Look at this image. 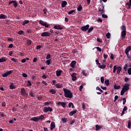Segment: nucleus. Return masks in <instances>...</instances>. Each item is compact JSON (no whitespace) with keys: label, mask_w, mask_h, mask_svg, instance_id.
<instances>
[{"label":"nucleus","mask_w":131,"mask_h":131,"mask_svg":"<svg viewBox=\"0 0 131 131\" xmlns=\"http://www.w3.org/2000/svg\"><path fill=\"white\" fill-rule=\"evenodd\" d=\"M100 128H101V127L99 126L98 125H96V130H100Z\"/></svg>","instance_id":"45"},{"label":"nucleus","mask_w":131,"mask_h":131,"mask_svg":"<svg viewBox=\"0 0 131 131\" xmlns=\"http://www.w3.org/2000/svg\"><path fill=\"white\" fill-rule=\"evenodd\" d=\"M118 99V96L116 95L115 96L114 102H116V100Z\"/></svg>","instance_id":"55"},{"label":"nucleus","mask_w":131,"mask_h":131,"mask_svg":"<svg viewBox=\"0 0 131 131\" xmlns=\"http://www.w3.org/2000/svg\"><path fill=\"white\" fill-rule=\"evenodd\" d=\"M31 43H32V41L31 40L28 39L27 40V45H28V46H30Z\"/></svg>","instance_id":"30"},{"label":"nucleus","mask_w":131,"mask_h":131,"mask_svg":"<svg viewBox=\"0 0 131 131\" xmlns=\"http://www.w3.org/2000/svg\"><path fill=\"white\" fill-rule=\"evenodd\" d=\"M116 70H117V67L116 66H114L113 73H115Z\"/></svg>","instance_id":"48"},{"label":"nucleus","mask_w":131,"mask_h":131,"mask_svg":"<svg viewBox=\"0 0 131 131\" xmlns=\"http://www.w3.org/2000/svg\"><path fill=\"white\" fill-rule=\"evenodd\" d=\"M127 127H128V128H131V121H130V120L128 121Z\"/></svg>","instance_id":"33"},{"label":"nucleus","mask_w":131,"mask_h":131,"mask_svg":"<svg viewBox=\"0 0 131 131\" xmlns=\"http://www.w3.org/2000/svg\"><path fill=\"white\" fill-rule=\"evenodd\" d=\"M103 57L104 59H107V58H108V55L106 54H103Z\"/></svg>","instance_id":"59"},{"label":"nucleus","mask_w":131,"mask_h":131,"mask_svg":"<svg viewBox=\"0 0 131 131\" xmlns=\"http://www.w3.org/2000/svg\"><path fill=\"white\" fill-rule=\"evenodd\" d=\"M96 90L99 91L100 93H103V90H102V89H101L100 88L99 86L96 87Z\"/></svg>","instance_id":"42"},{"label":"nucleus","mask_w":131,"mask_h":131,"mask_svg":"<svg viewBox=\"0 0 131 131\" xmlns=\"http://www.w3.org/2000/svg\"><path fill=\"white\" fill-rule=\"evenodd\" d=\"M49 93H51L52 95H56V93H57V91L55 89H51Z\"/></svg>","instance_id":"19"},{"label":"nucleus","mask_w":131,"mask_h":131,"mask_svg":"<svg viewBox=\"0 0 131 131\" xmlns=\"http://www.w3.org/2000/svg\"><path fill=\"white\" fill-rule=\"evenodd\" d=\"M12 73H13V70L9 71L4 74H3L2 77H7V76H9V75H10Z\"/></svg>","instance_id":"6"},{"label":"nucleus","mask_w":131,"mask_h":131,"mask_svg":"<svg viewBox=\"0 0 131 131\" xmlns=\"http://www.w3.org/2000/svg\"><path fill=\"white\" fill-rule=\"evenodd\" d=\"M115 90H120V89L121 88V86L120 85H115L114 86Z\"/></svg>","instance_id":"29"},{"label":"nucleus","mask_w":131,"mask_h":131,"mask_svg":"<svg viewBox=\"0 0 131 131\" xmlns=\"http://www.w3.org/2000/svg\"><path fill=\"white\" fill-rule=\"evenodd\" d=\"M77 112V110H75L69 113L70 116H72V115H74V114H76V113Z\"/></svg>","instance_id":"18"},{"label":"nucleus","mask_w":131,"mask_h":131,"mask_svg":"<svg viewBox=\"0 0 131 131\" xmlns=\"http://www.w3.org/2000/svg\"><path fill=\"white\" fill-rule=\"evenodd\" d=\"M7 61L6 57H2L0 58V63H3L4 62H6Z\"/></svg>","instance_id":"21"},{"label":"nucleus","mask_w":131,"mask_h":131,"mask_svg":"<svg viewBox=\"0 0 131 131\" xmlns=\"http://www.w3.org/2000/svg\"><path fill=\"white\" fill-rule=\"evenodd\" d=\"M9 88H10V90H15V86H14V85H13V83H11V84L9 86Z\"/></svg>","instance_id":"31"},{"label":"nucleus","mask_w":131,"mask_h":131,"mask_svg":"<svg viewBox=\"0 0 131 131\" xmlns=\"http://www.w3.org/2000/svg\"><path fill=\"white\" fill-rule=\"evenodd\" d=\"M121 29L122 30L121 36L122 37V40H123L125 39V36H126V27L123 25L121 27Z\"/></svg>","instance_id":"3"},{"label":"nucleus","mask_w":131,"mask_h":131,"mask_svg":"<svg viewBox=\"0 0 131 131\" xmlns=\"http://www.w3.org/2000/svg\"><path fill=\"white\" fill-rule=\"evenodd\" d=\"M123 105H125V103H126V98L125 97L123 98Z\"/></svg>","instance_id":"44"},{"label":"nucleus","mask_w":131,"mask_h":131,"mask_svg":"<svg viewBox=\"0 0 131 131\" xmlns=\"http://www.w3.org/2000/svg\"><path fill=\"white\" fill-rule=\"evenodd\" d=\"M111 35V34H110V33H107L106 35V38H110Z\"/></svg>","instance_id":"49"},{"label":"nucleus","mask_w":131,"mask_h":131,"mask_svg":"<svg viewBox=\"0 0 131 131\" xmlns=\"http://www.w3.org/2000/svg\"><path fill=\"white\" fill-rule=\"evenodd\" d=\"M29 95H30L31 97H35V96L34 95V93H33V92H32V91H31L29 93Z\"/></svg>","instance_id":"47"},{"label":"nucleus","mask_w":131,"mask_h":131,"mask_svg":"<svg viewBox=\"0 0 131 131\" xmlns=\"http://www.w3.org/2000/svg\"><path fill=\"white\" fill-rule=\"evenodd\" d=\"M54 29H57L58 30H62V29H63V27H61L60 25H55L54 26Z\"/></svg>","instance_id":"15"},{"label":"nucleus","mask_w":131,"mask_h":131,"mask_svg":"<svg viewBox=\"0 0 131 131\" xmlns=\"http://www.w3.org/2000/svg\"><path fill=\"white\" fill-rule=\"evenodd\" d=\"M82 89H83V85H81L80 86V88H79V91L80 92H81V91H82Z\"/></svg>","instance_id":"57"},{"label":"nucleus","mask_w":131,"mask_h":131,"mask_svg":"<svg viewBox=\"0 0 131 131\" xmlns=\"http://www.w3.org/2000/svg\"><path fill=\"white\" fill-rule=\"evenodd\" d=\"M61 73H62V71L61 70L56 71V76H61Z\"/></svg>","instance_id":"22"},{"label":"nucleus","mask_w":131,"mask_h":131,"mask_svg":"<svg viewBox=\"0 0 131 131\" xmlns=\"http://www.w3.org/2000/svg\"><path fill=\"white\" fill-rule=\"evenodd\" d=\"M51 58V54H49L46 56L47 60H49Z\"/></svg>","instance_id":"51"},{"label":"nucleus","mask_w":131,"mask_h":131,"mask_svg":"<svg viewBox=\"0 0 131 131\" xmlns=\"http://www.w3.org/2000/svg\"><path fill=\"white\" fill-rule=\"evenodd\" d=\"M128 73L129 74V75H131V68H128Z\"/></svg>","instance_id":"54"},{"label":"nucleus","mask_w":131,"mask_h":131,"mask_svg":"<svg viewBox=\"0 0 131 131\" xmlns=\"http://www.w3.org/2000/svg\"><path fill=\"white\" fill-rule=\"evenodd\" d=\"M57 105H61L63 108H66V103L64 102L59 101L57 102Z\"/></svg>","instance_id":"10"},{"label":"nucleus","mask_w":131,"mask_h":131,"mask_svg":"<svg viewBox=\"0 0 131 131\" xmlns=\"http://www.w3.org/2000/svg\"><path fill=\"white\" fill-rule=\"evenodd\" d=\"M29 23V20H25L23 22L22 25H25L26 24H28Z\"/></svg>","instance_id":"32"},{"label":"nucleus","mask_w":131,"mask_h":131,"mask_svg":"<svg viewBox=\"0 0 131 131\" xmlns=\"http://www.w3.org/2000/svg\"><path fill=\"white\" fill-rule=\"evenodd\" d=\"M17 33L19 35H23V34H24V31H18V32H17Z\"/></svg>","instance_id":"40"},{"label":"nucleus","mask_w":131,"mask_h":131,"mask_svg":"<svg viewBox=\"0 0 131 131\" xmlns=\"http://www.w3.org/2000/svg\"><path fill=\"white\" fill-rule=\"evenodd\" d=\"M75 10H71L70 11H69L68 12V14L69 15H72V14H73V13H75Z\"/></svg>","instance_id":"41"},{"label":"nucleus","mask_w":131,"mask_h":131,"mask_svg":"<svg viewBox=\"0 0 131 131\" xmlns=\"http://www.w3.org/2000/svg\"><path fill=\"white\" fill-rule=\"evenodd\" d=\"M8 41H13V38H8Z\"/></svg>","instance_id":"64"},{"label":"nucleus","mask_w":131,"mask_h":131,"mask_svg":"<svg viewBox=\"0 0 131 131\" xmlns=\"http://www.w3.org/2000/svg\"><path fill=\"white\" fill-rule=\"evenodd\" d=\"M76 65V61L75 60H73L71 63V67H72V68H74V67Z\"/></svg>","instance_id":"16"},{"label":"nucleus","mask_w":131,"mask_h":131,"mask_svg":"<svg viewBox=\"0 0 131 131\" xmlns=\"http://www.w3.org/2000/svg\"><path fill=\"white\" fill-rule=\"evenodd\" d=\"M47 64L48 65H51V63H52V59H48L46 61Z\"/></svg>","instance_id":"36"},{"label":"nucleus","mask_w":131,"mask_h":131,"mask_svg":"<svg viewBox=\"0 0 131 131\" xmlns=\"http://www.w3.org/2000/svg\"><path fill=\"white\" fill-rule=\"evenodd\" d=\"M127 64H125L123 67V69L125 71H127V68H128Z\"/></svg>","instance_id":"34"},{"label":"nucleus","mask_w":131,"mask_h":131,"mask_svg":"<svg viewBox=\"0 0 131 131\" xmlns=\"http://www.w3.org/2000/svg\"><path fill=\"white\" fill-rule=\"evenodd\" d=\"M38 22V23H39V24H40V25H41L42 26H44L46 28H49V26H50L48 23L45 22L43 20H40Z\"/></svg>","instance_id":"4"},{"label":"nucleus","mask_w":131,"mask_h":131,"mask_svg":"<svg viewBox=\"0 0 131 131\" xmlns=\"http://www.w3.org/2000/svg\"><path fill=\"white\" fill-rule=\"evenodd\" d=\"M100 80L102 83H104V77H101L100 78Z\"/></svg>","instance_id":"58"},{"label":"nucleus","mask_w":131,"mask_h":131,"mask_svg":"<svg viewBox=\"0 0 131 131\" xmlns=\"http://www.w3.org/2000/svg\"><path fill=\"white\" fill-rule=\"evenodd\" d=\"M129 51H131V46H130L127 47L126 48V49L124 50L125 54H126V55H127V54H128V53H129Z\"/></svg>","instance_id":"9"},{"label":"nucleus","mask_w":131,"mask_h":131,"mask_svg":"<svg viewBox=\"0 0 131 131\" xmlns=\"http://www.w3.org/2000/svg\"><path fill=\"white\" fill-rule=\"evenodd\" d=\"M100 88L102 89V90H103V91H106L107 90V88L103 87V86H101Z\"/></svg>","instance_id":"56"},{"label":"nucleus","mask_w":131,"mask_h":131,"mask_svg":"<svg viewBox=\"0 0 131 131\" xmlns=\"http://www.w3.org/2000/svg\"><path fill=\"white\" fill-rule=\"evenodd\" d=\"M121 70H122L121 67H118L117 68V74H120Z\"/></svg>","instance_id":"27"},{"label":"nucleus","mask_w":131,"mask_h":131,"mask_svg":"<svg viewBox=\"0 0 131 131\" xmlns=\"http://www.w3.org/2000/svg\"><path fill=\"white\" fill-rule=\"evenodd\" d=\"M7 18H8V17L5 14H1L0 15V19H7Z\"/></svg>","instance_id":"20"},{"label":"nucleus","mask_w":131,"mask_h":131,"mask_svg":"<svg viewBox=\"0 0 131 131\" xmlns=\"http://www.w3.org/2000/svg\"><path fill=\"white\" fill-rule=\"evenodd\" d=\"M129 61H131V57L130 56H129V54H126Z\"/></svg>","instance_id":"53"},{"label":"nucleus","mask_w":131,"mask_h":131,"mask_svg":"<svg viewBox=\"0 0 131 131\" xmlns=\"http://www.w3.org/2000/svg\"><path fill=\"white\" fill-rule=\"evenodd\" d=\"M126 5L128 6V9H130L131 6V0H129V3H127Z\"/></svg>","instance_id":"39"},{"label":"nucleus","mask_w":131,"mask_h":131,"mask_svg":"<svg viewBox=\"0 0 131 131\" xmlns=\"http://www.w3.org/2000/svg\"><path fill=\"white\" fill-rule=\"evenodd\" d=\"M66 6H67V1H63L61 3V7L62 8H65V7H66Z\"/></svg>","instance_id":"17"},{"label":"nucleus","mask_w":131,"mask_h":131,"mask_svg":"<svg viewBox=\"0 0 131 131\" xmlns=\"http://www.w3.org/2000/svg\"><path fill=\"white\" fill-rule=\"evenodd\" d=\"M71 77L72 78V80H73V81H75V80H76V73H73L72 75H71Z\"/></svg>","instance_id":"12"},{"label":"nucleus","mask_w":131,"mask_h":131,"mask_svg":"<svg viewBox=\"0 0 131 131\" xmlns=\"http://www.w3.org/2000/svg\"><path fill=\"white\" fill-rule=\"evenodd\" d=\"M13 4L14 8H17V7H18V3L17 2L14 1V2H13Z\"/></svg>","instance_id":"38"},{"label":"nucleus","mask_w":131,"mask_h":131,"mask_svg":"<svg viewBox=\"0 0 131 131\" xmlns=\"http://www.w3.org/2000/svg\"><path fill=\"white\" fill-rule=\"evenodd\" d=\"M56 127V125L55 124V122H52L50 125V129L51 130H53L54 128Z\"/></svg>","instance_id":"13"},{"label":"nucleus","mask_w":131,"mask_h":131,"mask_svg":"<svg viewBox=\"0 0 131 131\" xmlns=\"http://www.w3.org/2000/svg\"><path fill=\"white\" fill-rule=\"evenodd\" d=\"M31 120H32L33 121L36 122V121H38L39 120H38V118L34 117L31 118Z\"/></svg>","instance_id":"25"},{"label":"nucleus","mask_w":131,"mask_h":131,"mask_svg":"<svg viewBox=\"0 0 131 131\" xmlns=\"http://www.w3.org/2000/svg\"><path fill=\"white\" fill-rule=\"evenodd\" d=\"M27 83V86H31V85H32V84H31V82H30V81H28Z\"/></svg>","instance_id":"46"},{"label":"nucleus","mask_w":131,"mask_h":131,"mask_svg":"<svg viewBox=\"0 0 131 131\" xmlns=\"http://www.w3.org/2000/svg\"><path fill=\"white\" fill-rule=\"evenodd\" d=\"M32 31H33V30H32V29H28V30H27V33H32Z\"/></svg>","instance_id":"43"},{"label":"nucleus","mask_w":131,"mask_h":131,"mask_svg":"<svg viewBox=\"0 0 131 131\" xmlns=\"http://www.w3.org/2000/svg\"><path fill=\"white\" fill-rule=\"evenodd\" d=\"M41 36L42 37H47V36H51V33L49 32H45L42 33Z\"/></svg>","instance_id":"8"},{"label":"nucleus","mask_w":131,"mask_h":131,"mask_svg":"<svg viewBox=\"0 0 131 131\" xmlns=\"http://www.w3.org/2000/svg\"><path fill=\"white\" fill-rule=\"evenodd\" d=\"M55 86L56 89H61V88H62V84H56Z\"/></svg>","instance_id":"28"},{"label":"nucleus","mask_w":131,"mask_h":131,"mask_svg":"<svg viewBox=\"0 0 131 131\" xmlns=\"http://www.w3.org/2000/svg\"><path fill=\"white\" fill-rule=\"evenodd\" d=\"M97 41L98 42H103V41L102 40H101V39L99 38H97Z\"/></svg>","instance_id":"62"},{"label":"nucleus","mask_w":131,"mask_h":131,"mask_svg":"<svg viewBox=\"0 0 131 131\" xmlns=\"http://www.w3.org/2000/svg\"><path fill=\"white\" fill-rule=\"evenodd\" d=\"M43 111L45 113H48V112H49V111L50 112H52V111H53V108H52V107H51L50 106H49V107H45L43 108Z\"/></svg>","instance_id":"5"},{"label":"nucleus","mask_w":131,"mask_h":131,"mask_svg":"<svg viewBox=\"0 0 131 131\" xmlns=\"http://www.w3.org/2000/svg\"><path fill=\"white\" fill-rule=\"evenodd\" d=\"M22 76H23V77H27V74H26V73H23V74H22Z\"/></svg>","instance_id":"63"},{"label":"nucleus","mask_w":131,"mask_h":131,"mask_svg":"<svg viewBox=\"0 0 131 131\" xmlns=\"http://www.w3.org/2000/svg\"><path fill=\"white\" fill-rule=\"evenodd\" d=\"M92 30H94V27H93L88 29V33H91V32H92Z\"/></svg>","instance_id":"37"},{"label":"nucleus","mask_w":131,"mask_h":131,"mask_svg":"<svg viewBox=\"0 0 131 131\" xmlns=\"http://www.w3.org/2000/svg\"><path fill=\"white\" fill-rule=\"evenodd\" d=\"M21 93L23 96H24L25 97H26L27 96V94L25 92V89L24 88L21 89Z\"/></svg>","instance_id":"14"},{"label":"nucleus","mask_w":131,"mask_h":131,"mask_svg":"<svg viewBox=\"0 0 131 131\" xmlns=\"http://www.w3.org/2000/svg\"><path fill=\"white\" fill-rule=\"evenodd\" d=\"M11 61H12L13 62H17V59H16V58H12L11 59Z\"/></svg>","instance_id":"50"},{"label":"nucleus","mask_w":131,"mask_h":131,"mask_svg":"<svg viewBox=\"0 0 131 131\" xmlns=\"http://www.w3.org/2000/svg\"><path fill=\"white\" fill-rule=\"evenodd\" d=\"M77 10L78 12H81V11H82V6H81V5H79V6L77 7Z\"/></svg>","instance_id":"23"},{"label":"nucleus","mask_w":131,"mask_h":131,"mask_svg":"<svg viewBox=\"0 0 131 131\" xmlns=\"http://www.w3.org/2000/svg\"><path fill=\"white\" fill-rule=\"evenodd\" d=\"M102 18H108V16L107 15H105V14H102Z\"/></svg>","instance_id":"52"},{"label":"nucleus","mask_w":131,"mask_h":131,"mask_svg":"<svg viewBox=\"0 0 131 131\" xmlns=\"http://www.w3.org/2000/svg\"><path fill=\"white\" fill-rule=\"evenodd\" d=\"M99 68H100L101 69H105L106 68V64H100L99 66Z\"/></svg>","instance_id":"26"},{"label":"nucleus","mask_w":131,"mask_h":131,"mask_svg":"<svg viewBox=\"0 0 131 131\" xmlns=\"http://www.w3.org/2000/svg\"><path fill=\"white\" fill-rule=\"evenodd\" d=\"M104 83L105 84H106L107 86H108V85H110V83L109 82L108 79L105 80Z\"/></svg>","instance_id":"35"},{"label":"nucleus","mask_w":131,"mask_h":131,"mask_svg":"<svg viewBox=\"0 0 131 131\" xmlns=\"http://www.w3.org/2000/svg\"><path fill=\"white\" fill-rule=\"evenodd\" d=\"M96 49L98 52H101L102 51V49L100 48V47H96Z\"/></svg>","instance_id":"61"},{"label":"nucleus","mask_w":131,"mask_h":131,"mask_svg":"<svg viewBox=\"0 0 131 131\" xmlns=\"http://www.w3.org/2000/svg\"><path fill=\"white\" fill-rule=\"evenodd\" d=\"M89 28H90V25H86V26L81 27L80 29L82 31H87Z\"/></svg>","instance_id":"7"},{"label":"nucleus","mask_w":131,"mask_h":131,"mask_svg":"<svg viewBox=\"0 0 131 131\" xmlns=\"http://www.w3.org/2000/svg\"><path fill=\"white\" fill-rule=\"evenodd\" d=\"M129 90V83H126L124 85L121 91L120 95L121 96H123L126 92H127Z\"/></svg>","instance_id":"1"},{"label":"nucleus","mask_w":131,"mask_h":131,"mask_svg":"<svg viewBox=\"0 0 131 131\" xmlns=\"http://www.w3.org/2000/svg\"><path fill=\"white\" fill-rule=\"evenodd\" d=\"M38 120H43L45 119V116L43 115H41L38 118Z\"/></svg>","instance_id":"24"},{"label":"nucleus","mask_w":131,"mask_h":131,"mask_svg":"<svg viewBox=\"0 0 131 131\" xmlns=\"http://www.w3.org/2000/svg\"><path fill=\"white\" fill-rule=\"evenodd\" d=\"M63 91L66 98H69L70 99L73 98V94H72V92L70 90L63 88Z\"/></svg>","instance_id":"2"},{"label":"nucleus","mask_w":131,"mask_h":131,"mask_svg":"<svg viewBox=\"0 0 131 131\" xmlns=\"http://www.w3.org/2000/svg\"><path fill=\"white\" fill-rule=\"evenodd\" d=\"M102 9H101V8L99 9L98 12L99 13L100 12L101 15H103V14H104L105 13V10H104V9H105V8L104 7V6H102Z\"/></svg>","instance_id":"11"},{"label":"nucleus","mask_w":131,"mask_h":131,"mask_svg":"<svg viewBox=\"0 0 131 131\" xmlns=\"http://www.w3.org/2000/svg\"><path fill=\"white\" fill-rule=\"evenodd\" d=\"M13 53H14V51H11L9 52V56H12L13 55Z\"/></svg>","instance_id":"60"}]
</instances>
